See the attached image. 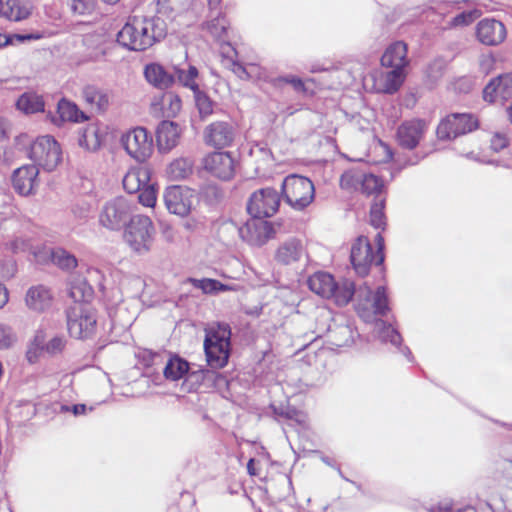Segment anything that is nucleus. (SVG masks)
<instances>
[{
    "label": "nucleus",
    "instance_id": "45",
    "mask_svg": "<svg viewBox=\"0 0 512 512\" xmlns=\"http://www.w3.org/2000/svg\"><path fill=\"white\" fill-rule=\"evenodd\" d=\"M384 207H385V199L384 198L376 200L371 205L370 223L376 229L384 228V226L386 224L385 215H384Z\"/></svg>",
    "mask_w": 512,
    "mask_h": 512
},
{
    "label": "nucleus",
    "instance_id": "64",
    "mask_svg": "<svg viewBox=\"0 0 512 512\" xmlns=\"http://www.w3.org/2000/svg\"><path fill=\"white\" fill-rule=\"evenodd\" d=\"M87 272L90 280H99L101 278V273L98 269L90 268Z\"/></svg>",
    "mask_w": 512,
    "mask_h": 512
},
{
    "label": "nucleus",
    "instance_id": "53",
    "mask_svg": "<svg viewBox=\"0 0 512 512\" xmlns=\"http://www.w3.org/2000/svg\"><path fill=\"white\" fill-rule=\"evenodd\" d=\"M66 345V340L63 336H55L47 343L44 342L45 353L54 356L60 354Z\"/></svg>",
    "mask_w": 512,
    "mask_h": 512
},
{
    "label": "nucleus",
    "instance_id": "8",
    "mask_svg": "<svg viewBox=\"0 0 512 512\" xmlns=\"http://www.w3.org/2000/svg\"><path fill=\"white\" fill-rule=\"evenodd\" d=\"M133 204L125 197H115L105 203L100 215V224L113 231L123 228L133 217Z\"/></svg>",
    "mask_w": 512,
    "mask_h": 512
},
{
    "label": "nucleus",
    "instance_id": "12",
    "mask_svg": "<svg viewBox=\"0 0 512 512\" xmlns=\"http://www.w3.org/2000/svg\"><path fill=\"white\" fill-rule=\"evenodd\" d=\"M280 194L274 188H261L249 197L247 211L254 218L272 217L279 209Z\"/></svg>",
    "mask_w": 512,
    "mask_h": 512
},
{
    "label": "nucleus",
    "instance_id": "46",
    "mask_svg": "<svg viewBox=\"0 0 512 512\" xmlns=\"http://www.w3.org/2000/svg\"><path fill=\"white\" fill-rule=\"evenodd\" d=\"M194 287L201 289L204 293H215L219 291H227L229 287L214 279H190Z\"/></svg>",
    "mask_w": 512,
    "mask_h": 512
},
{
    "label": "nucleus",
    "instance_id": "50",
    "mask_svg": "<svg viewBox=\"0 0 512 512\" xmlns=\"http://www.w3.org/2000/svg\"><path fill=\"white\" fill-rule=\"evenodd\" d=\"M479 16L478 10L463 11L454 16L450 22L451 26H467L474 22Z\"/></svg>",
    "mask_w": 512,
    "mask_h": 512
},
{
    "label": "nucleus",
    "instance_id": "40",
    "mask_svg": "<svg viewBox=\"0 0 512 512\" xmlns=\"http://www.w3.org/2000/svg\"><path fill=\"white\" fill-rule=\"evenodd\" d=\"M79 145L89 151L97 150L101 145L98 128L95 125L87 126L79 137Z\"/></svg>",
    "mask_w": 512,
    "mask_h": 512
},
{
    "label": "nucleus",
    "instance_id": "49",
    "mask_svg": "<svg viewBox=\"0 0 512 512\" xmlns=\"http://www.w3.org/2000/svg\"><path fill=\"white\" fill-rule=\"evenodd\" d=\"M16 340V334L13 329L8 325L0 323V349H9L14 345Z\"/></svg>",
    "mask_w": 512,
    "mask_h": 512
},
{
    "label": "nucleus",
    "instance_id": "57",
    "mask_svg": "<svg viewBox=\"0 0 512 512\" xmlns=\"http://www.w3.org/2000/svg\"><path fill=\"white\" fill-rule=\"evenodd\" d=\"M508 138L505 134L496 133L491 139V148L498 152L508 146Z\"/></svg>",
    "mask_w": 512,
    "mask_h": 512
},
{
    "label": "nucleus",
    "instance_id": "51",
    "mask_svg": "<svg viewBox=\"0 0 512 512\" xmlns=\"http://www.w3.org/2000/svg\"><path fill=\"white\" fill-rule=\"evenodd\" d=\"M219 53L222 57V61H227V64H242L238 59V53L236 49L229 42L220 43Z\"/></svg>",
    "mask_w": 512,
    "mask_h": 512
},
{
    "label": "nucleus",
    "instance_id": "61",
    "mask_svg": "<svg viewBox=\"0 0 512 512\" xmlns=\"http://www.w3.org/2000/svg\"><path fill=\"white\" fill-rule=\"evenodd\" d=\"M8 290L0 283V309L8 302Z\"/></svg>",
    "mask_w": 512,
    "mask_h": 512
},
{
    "label": "nucleus",
    "instance_id": "37",
    "mask_svg": "<svg viewBox=\"0 0 512 512\" xmlns=\"http://www.w3.org/2000/svg\"><path fill=\"white\" fill-rule=\"evenodd\" d=\"M188 7V0H157V13L168 19L181 15Z\"/></svg>",
    "mask_w": 512,
    "mask_h": 512
},
{
    "label": "nucleus",
    "instance_id": "36",
    "mask_svg": "<svg viewBox=\"0 0 512 512\" xmlns=\"http://www.w3.org/2000/svg\"><path fill=\"white\" fill-rule=\"evenodd\" d=\"M108 315L113 327L119 326L121 328H126L130 326L134 320V315L129 312L128 307L124 302L109 307Z\"/></svg>",
    "mask_w": 512,
    "mask_h": 512
},
{
    "label": "nucleus",
    "instance_id": "39",
    "mask_svg": "<svg viewBox=\"0 0 512 512\" xmlns=\"http://www.w3.org/2000/svg\"><path fill=\"white\" fill-rule=\"evenodd\" d=\"M70 297L75 302H88L93 296V288L85 279H77L71 282Z\"/></svg>",
    "mask_w": 512,
    "mask_h": 512
},
{
    "label": "nucleus",
    "instance_id": "63",
    "mask_svg": "<svg viewBox=\"0 0 512 512\" xmlns=\"http://www.w3.org/2000/svg\"><path fill=\"white\" fill-rule=\"evenodd\" d=\"M179 78L186 87H189L194 91L197 89V84L195 80H191V78H189L187 74L184 77L182 75H179Z\"/></svg>",
    "mask_w": 512,
    "mask_h": 512
},
{
    "label": "nucleus",
    "instance_id": "18",
    "mask_svg": "<svg viewBox=\"0 0 512 512\" xmlns=\"http://www.w3.org/2000/svg\"><path fill=\"white\" fill-rule=\"evenodd\" d=\"M341 186L343 188L360 187L362 193L366 195L378 194L383 188V181L374 174H363L359 171H348L341 176Z\"/></svg>",
    "mask_w": 512,
    "mask_h": 512
},
{
    "label": "nucleus",
    "instance_id": "16",
    "mask_svg": "<svg viewBox=\"0 0 512 512\" xmlns=\"http://www.w3.org/2000/svg\"><path fill=\"white\" fill-rule=\"evenodd\" d=\"M163 197L165 206L170 213L181 217L189 214L193 204V192L187 187H168Z\"/></svg>",
    "mask_w": 512,
    "mask_h": 512
},
{
    "label": "nucleus",
    "instance_id": "19",
    "mask_svg": "<svg viewBox=\"0 0 512 512\" xmlns=\"http://www.w3.org/2000/svg\"><path fill=\"white\" fill-rule=\"evenodd\" d=\"M427 130V124L421 119L404 121L397 129L398 144L406 149L416 148Z\"/></svg>",
    "mask_w": 512,
    "mask_h": 512
},
{
    "label": "nucleus",
    "instance_id": "7",
    "mask_svg": "<svg viewBox=\"0 0 512 512\" xmlns=\"http://www.w3.org/2000/svg\"><path fill=\"white\" fill-rule=\"evenodd\" d=\"M155 235V228L148 216L134 215L124 234L126 243L136 253L142 255L150 251Z\"/></svg>",
    "mask_w": 512,
    "mask_h": 512
},
{
    "label": "nucleus",
    "instance_id": "22",
    "mask_svg": "<svg viewBox=\"0 0 512 512\" xmlns=\"http://www.w3.org/2000/svg\"><path fill=\"white\" fill-rule=\"evenodd\" d=\"M25 302L30 310L44 312L52 306L53 295L47 286L39 284L28 289Z\"/></svg>",
    "mask_w": 512,
    "mask_h": 512
},
{
    "label": "nucleus",
    "instance_id": "30",
    "mask_svg": "<svg viewBox=\"0 0 512 512\" xmlns=\"http://www.w3.org/2000/svg\"><path fill=\"white\" fill-rule=\"evenodd\" d=\"M58 119L52 117V121L55 124H59V121H71V122H82L87 120V116L79 110L78 106L66 99H61L57 104Z\"/></svg>",
    "mask_w": 512,
    "mask_h": 512
},
{
    "label": "nucleus",
    "instance_id": "29",
    "mask_svg": "<svg viewBox=\"0 0 512 512\" xmlns=\"http://www.w3.org/2000/svg\"><path fill=\"white\" fill-rule=\"evenodd\" d=\"M151 178V171L148 167L141 166L131 168L123 177V188L129 194L137 193L147 185Z\"/></svg>",
    "mask_w": 512,
    "mask_h": 512
},
{
    "label": "nucleus",
    "instance_id": "47",
    "mask_svg": "<svg viewBox=\"0 0 512 512\" xmlns=\"http://www.w3.org/2000/svg\"><path fill=\"white\" fill-rule=\"evenodd\" d=\"M41 38V35L38 33H27V34H3L0 33V48L13 45L15 42L23 43L24 41L29 40H38Z\"/></svg>",
    "mask_w": 512,
    "mask_h": 512
},
{
    "label": "nucleus",
    "instance_id": "59",
    "mask_svg": "<svg viewBox=\"0 0 512 512\" xmlns=\"http://www.w3.org/2000/svg\"><path fill=\"white\" fill-rule=\"evenodd\" d=\"M284 80L287 83H290L296 91H303L304 90V83L300 78L297 77H291V78H284Z\"/></svg>",
    "mask_w": 512,
    "mask_h": 512
},
{
    "label": "nucleus",
    "instance_id": "58",
    "mask_svg": "<svg viewBox=\"0 0 512 512\" xmlns=\"http://www.w3.org/2000/svg\"><path fill=\"white\" fill-rule=\"evenodd\" d=\"M75 217L86 219L90 214V205L86 202L78 203L72 208Z\"/></svg>",
    "mask_w": 512,
    "mask_h": 512
},
{
    "label": "nucleus",
    "instance_id": "1",
    "mask_svg": "<svg viewBox=\"0 0 512 512\" xmlns=\"http://www.w3.org/2000/svg\"><path fill=\"white\" fill-rule=\"evenodd\" d=\"M308 287L322 298L332 299L338 306L348 304L353 296L356 297V311L365 321L371 322L377 315H384L389 310V300L384 286L373 291L363 284L355 288L352 281L343 279L336 281L327 272H316L308 278Z\"/></svg>",
    "mask_w": 512,
    "mask_h": 512
},
{
    "label": "nucleus",
    "instance_id": "17",
    "mask_svg": "<svg viewBox=\"0 0 512 512\" xmlns=\"http://www.w3.org/2000/svg\"><path fill=\"white\" fill-rule=\"evenodd\" d=\"M476 38L486 46H497L507 37L505 25L495 18H484L476 25Z\"/></svg>",
    "mask_w": 512,
    "mask_h": 512
},
{
    "label": "nucleus",
    "instance_id": "48",
    "mask_svg": "<svg viewBox=\"0 0 512 512\" xmlns=\"http://www.w3.org/2000/svg\"><path fill=\"white\" fill-rule=\"evenodd\" d=\"M139 202L146 207H154L157 200V192L153 184L149 182L138 191Z\"/></svg>",
    "mask_w": 512,
    "mask_h": 512
},
{
    "label": "nucleus",
    "instance_id": "35",
    "mask_svg": "<svg viewBox=\"0 0 512 512\" xmlns=\"http://www.w3.org/2000/svg\"><path fill=\"white\" fill-rule=\"evenodd\" d=\"M16 106L18 110L25 114H33L44 111L45 104L40 95L26 92L19 97Z\"/></svg>",
    "mask_w": 512,
    "mask_h": 512
},
{
    "label": "nucleus",
    "instance_id": "2",
    "mask_svg": "<svg viewBox=\"0 0 512 512\" xmlns=\"http://www.w3.org/2000/svg\"><path fill=\"white\" fill-rule=\"evenodd\" d=\"M166 34V24L160 17L133 16L118 32L117 42L129 50L143 51L165 38Z\"/></svg>",
    "mask_w": 512,
    "mask_h": 512
},
{
    "label": "nucleus",
    "instance_id": "27",
    "mask_svg": "<svg viewBox=\"0 0 512 512\" xmlns=\"http://www.w3.org/2000/svg\"><path fill=\"white\" fill-rule=\"evenodd\" d=\"M180 137L178 124L172 121H162L156 130V139L160 151L167 152L174 148Z\"/></svg>",
    "mask_w": 512,
    "mask_h": 512
},
{
    "label": "nucleus",
    "instance_id": "5",
    "mask_svg": "<svg viewBox=\"0 0 512 512\" xmlns=\"http://www.w3.org/2000/svg\"><path fill=\"white\" fill-rule=\"evenodd\" d=\"M376 241V252L373 251V247L366 236H359L351 247L350 261L359 276H366L372 264L381 265L384 261L382 252L384 240L381 234H377Z\"/></svg>",
    "mask_w": 512,
    "mask_h": 512
},
{
    "label": "nucleus",
    "instance_id": "28",
    "mask_svg": "<svg viewBox=\"0 0 512 512\" xmlns=\"http://www.w3.org/2000/svg\"><path fill=\"white\" fill-rule=\"evenodd\" d=\"M374 332L382 343H389L392 346L399 348V350L406 356L411 355L408 347H401L402 337L392 324L383 320H377L375 322Z\"/></svg>",
    "mask_w": 512,
    "mask_h": 512
},
{
    "label": "nucleus",
    "instance_id": "41",
    "mask_svg": "<svg viewBox=\"0 0 512 512\" xmlns=\"http://www.w3.org/2000/svg\"><path fill=\"white\" fill-rule=\"evenodd\" d=\"M161 105V109L166 112L168 116H174L181 110V99L178 95L167 92L162 95L161 102H153V106Z\"/></svg>",
    "mask_w": 512,
    "mask_h": 512
},
{
    "label": "nucleus",
    "instance_id": "44",
    "mask_svg": "<svg viewBox=\"0 0 512 512\" xmlns=\"http://www.w3.org/2000/svg\"><path fill=\"white\" fill-rule=\"evenodd\" d=\"M44 342H45L44 332L38 331L26 352V358L29 363L33 364V363L37 362L40 355L43 352H45Z\"/></svg>",
    "mask_w": 512,
    "mask_h": 512
},
{
    "label": "nucleus",
    "instance_id": "38",
    "mask_svg": "<svg viewBox=\"0 0 512 512\" xmlns=\"http://www.w3.org/2000/svg\"><path fill=\"white\" fill-rule=\"evenodd\" d=\"M46 254L49 255L51 261L63 270H72L77 266V259L74 255L63 248H48Z\"/></svg>",
    "mask_w": 512,
    "mask_h": 512
},
{
    "label": "nucleus",
    "instance_id": "32",
    "mask_svg": "<svg viewBox=\"0 0 512 512\" xmlns=\"http://www.w3.org/2000/svg\"><path fill=\"white\" fill-rule=\"evenodd\" d=\"M189 370V364L183 358L175 355L171 356L164 368L163 374L167 380L177 381L187 374Z\"/></svg>",
    "mask_w": 512,
    "mask_h": 512
},
{
    "label": "nucleus",
    "instance_id": "42",
    "mask_svg": "<svg viewBox=\"0 0 512 512\" xmlns=\"http://www.w3.org/2000/svg\"><path fill=\"white\" fill-rule=\"evenodd\" d=\"M491 80L496 85L502 103L512 97V73L502 74Z\"/></svg>",
    "mask_w": 512,
    "mask_h": 512
},
{
    "label": "nucleus",
    "instance_id": "31",
    "mask_svg": "<svg viewBox=\"0 0 512 512\" xmlns=\"http://www.w3.org/2000/svg\"><path fill=\"white\" fill-rule=\"evenodd\" d=\"M30 15V9L20 0H0V16L12 21H21Z\"/></svg>",
    "mask_w": 512,
    "mask_h": 512
},
{
    "label": "nucleus",
    "instance_id": "3",
    "mask_svg": "<svg viewBox=\"0 0 512 512\" xmlns=\"http://www.w3.org/2000/svg\"><path fill=\"white\" fill-rule=\"evenodd\" d=\"M272 224L261 218L247 220L243 225H238L230 220L225 221L219 228L221 238L228 243L237 235L250 246L261 247L274 236Z\"/></svg>",
    "mask_w": 512,
    "mask_h": 512
},
{
    "label": "nucleus",
    "instance_id": "21",
    "mask_svg": "<svg viewBox=\"0 0 512 512\" xmlns=\"http://www.w3.org/2000/svg\"><path fill=\"white\" fill-rule=\"evenodd\" d=\"M394 69L388 72H375L372 75L374 87L379 92H396L405 79V66H393Z\"/></svg>",
    "mask_w": 512,
    "mask_h": 512
},
{
    "label": "nucleus",
    "instance_id": "54",
    "mask_svg": "<svg viewBox=\"0 0 512 512\" xmlns=\"http://www.w3.org/2000/svg\"><path fill=\"white\" fill-rule=\"evenodd\" d=\"M196 106L202 118L209 116L213 112V103L209 97L203 93H197Z\"/></svg>",
    "mask_w": 512,
    "mask_h": 512
},
{
    "label": "nucleus",
    "instance_id": "23",
    "mask_svg": "<svg viewBox=\"0 0 512 512\" xmlns=\"http://www.w3.org/2000/svg\"><path fill=\"white\" fill-rule=\"evenodd\" d=\"M305 254V248L300 239L290 238L284 241L276 250L275 260L283 265L293 264Z\"/></svg>",
    "mask_w": 512,
    "mask_h": 512
},
{
    "label": "nucleus",
    "instance_id": "11",
    "mask_svg": "<svg viewBox=\"0 0 512 512\" xmlns=\"http://www.w3.org/2000/svg\"><path fill=\"white\" fill-rule=\"evenodd\" d=\"M122 146L127 154L137 162H145L153 153L152 135L143 127L129 130L121 138Z\"/></svg>",
    "mask_w": 512,
    "mask_h": 512
},
{
    "label": "nucleus",
    "instance_id": "60",
    "mask_svg": "<svg viewBox=\"0 0 512 512\" xmlns=\"http://www.w3.org/2000/svg\"><path fill=\"white\" fill-rule=\"evenodd\" d=\"M232 71L241 79H248L249 73L246 70V66H231Z\"/></svg>",
    "mask_w": 512,
    "mask_h": 512
},
{
    "label": "nucleus",
    "instance_id": "13",
    "mask_svg": "<svg viewBox=\"0 0 512 512\" xmlns=\"http://www.w3.org/2000/svg\"><path fill=\"white\" fill-rule=\"evenodd\" d=\"M478 127V120L468 113H454L447 116L437 127V136L441 140L455 138L472 132Z\"/></svg>",
    "mask_w": 512,
    "mask_h": 512
},
{
    "label": "nucleus",
    "instance_id": "56",
    "mask_svg": "<svg viewBox=\"0 0 512 512\" xmlns=\"http://www.w3.org/2000/svg\"><path fill=\"white\" fill-rule=\"evenodd\" d=\"M8 250L12 253L25 252L30 248V243L26 239L17 237L6 244Z\"/></svg>",
    "mask_w": 512,
    "mask_h": 512
},
{
    "label": "nucleus",
    "instance_id": "24",
    "mask_svg": "<svg viewBox=\"0 0 512 512\" xmlns=\"http://www.w3.org/2000/svg\"><path fill=\"white\" fill-rule=\"evenodd\" d=\"M175 72V69H168L166 66H145L144 76L153 87L165 90L174 83Z\"/></svg>",
    "mask_w": 512,
    "mask_h": 512
},
{
    "label": "nucleus",
    "instance_id": "25",
    "mask_svg": "<svg viewBox=\"0 0 512 512\" xmlns=\"http://www.w3.org/2000/svg\"><path fill=\"white\" fill-rule=\"evenodd\" d=\"M221 0H208L209 15L206 21V28L215 38H222L228 29L229 22L218 9Z\"/></svg>",
    "mask_w": 512,
    "mask_h": 512
},
{
    "label": "nucleus",
    "instance_id": "62",
    "mask_svg": "<svg viewBox=\"0 0 512 512\" xmlns=\"http://www.w3.org/2000/svg\"><path fill=\"white\" fill-rule=\"evenodd\" d=\"M87 411V407L85 404H75L71 406V412L75 416L83 415Z\"/></svg>",
    "mask_w": 512,
    "mask_h": 512
},
{
    "label": "nucleus",
    "instance_id": "52",
    "mask_svg": "<svg viewBox=\"0 0 512 512\" xmlns=\"http://www.w3.org/2000/svg\"><path fill=\"white\" fill-rule=\"evenodd\" d=\"M74 14L85 15L94 10V0H68Z\"/></svg>",
    "mask_w": 512,
    "mask_h": 512
},
{
    "label": "nucleus",
    "instance_id": "26",
    "mask_svg": "<svg viewBox=\"0 0 512 512\" xmlns=\"http://www.w3.org/2000/svg\"><path fill=\"white\" fill-rule=\"evenodd\" d=\"M327 342L337 348L350 346L354 342L355 331L348 323H334L325 330Z\"/></svg>",
    "mask_w": 512,
    "mask_h": 512
},
{
    "label": "nucleus",
    "instance_id": "4",
    "mask_svg": "<svg viewBox=\"0 0 512 512\" xmlns=\"http://www.w3.org/2000/svg\"><path fill=\"white\" fill-rule=\"evenodd\" d=\"M231 330L228 324H217L206 332L204 350L207 363L211 368L219 369L228 363L230 356Z\"/></svg>",
    "mask_w": 512,
    "mask_h": 512
},
{
    "label": "nucleus",
    "instance_id": "55",
    "mask_svg": "<svg viewBox=\"0 0 512 512\" xmlns=\"http://www.w3.org/2000/svg\"><path fill=\"white\" fill-rule=\"evenodd\" d=\"M483 99L485 102L490 104L500 101V96L498 95L496 85L492 82V80H490L483 89Z\"/></svg>",
    "mask_w": 512,
    "mask_h": 512
},
{
    "label": "nucleus",
    "instance_id": "6",
    "mask_svg": "<svg viewBox=\"0 0 512 512\" xmlns=\"http://www.w3.org/2000/svg\"><path fill=\"white\" fill-rule=\"evenodd\" d=\"M285 202L294 210L302 211L314 200L315 188L310 179L297 174L285 177L282 183Z\"/></svg>",
    "mask_w": 512,
    "mask_h": 512
},
{
    "label": "nucleus",
    "instance_id": "34",
    "mask_svg": "<svg viewBox=\"0 0 512 512\" xmlns=\"http://www.w3.org/2000/svg\"><path fill=\"white\" fill-rule=\"evenodd\" d=\"M83 98L90 108L97 112L104 111L109 103L107 94L94 86H86L83 89Z\"/></svg>",
    "mask_w": 512,
    "mask_h": 512
},
{
    "label": "nucleus",
    "instance_id": "14",
    "mask_svg": "<svg viewBox=\"0 0 512 512\" xmlns=\"http://www.w3.org/2000/svg\"><path fill=\"white\" fill-rule=\"evenodd\" d=\"M236 129L229 121H215L207 125L203 131L204 143L216 149H223L233 144Z\"/></svg>",
    "mask_w": 512,
    "mask_h": 512
},
{
    "label": "nucleus",
    "instance_id": "20",
    "mask_svg": "<svg viewBox=\"0 0 512 512\" xmlns=\"http://www.w3.org/2000/svg\"><path fill=\"white\" fill-rule=\"evenodd\" d=\"M39 169L36 165H23L17 168L12 175V186L21 196H28L35 192L38 185Z\"/></svg>",
    "mask_w": 512,
    "mask_h": 512
},
{
    "label": "nucleus",
    "instance_id": "15",
    "mask_svg": "<svg viewBox=\"0 0 512 512\" xmlns=\"http://www.w3.org/2000/svg\"><path fill=\"white\" fill-rule=\"evenodd\" d=\"M235 160L229 152H212L203 159L204 169L212 176L228 181L235 174Z\"/></svg>",
    "mask_w": 512,
    "mask_h": 512
},
{
    "label": "nucleus",
    "instance_id": "43",
    "mask_svg": "<svg viewBox=\"0 0 512 512\" xmlns=\"http://www.w3.org/2000/svg\"><path fill=\"white\" fill-rule=\"evenodd\" d=\"M193 169V161L189 158L174 160L169 166V174L175 179L186 178Z\"/></svg>",
    "mask_w": 512,
    "mask_h": 512
},
{
    "label": "nucleus",
    "instance_id": "33",
    "mask_svg": "<svg viewBox=\"0 0 512 512\" xmlns=\"http://www.w3.org/2000/svg\"><path fill=\"white\" fill-rule=\"evenodd\" d=\"M407 45L396 41L389 45L380 59V64H409L406 61Z\"/></svg>",
    "mask_w": 512,
    "mask_h": 512
},
{
    "label": "nucleus",
    "instance_id": "10",
    "mask_svg": "<svg viewBox=\"0 0 512 512\" xmlns=\"http://www.w3.org/2000/svg\"><path fill=\"white\" fill-rule=\"evenodd\" d=\"M96 313L93 309L77 305L67 311V328L76 339L90 338L96 330Z\"/></svg>",
    "mask_w": 512,
    "mask_h": 512
},
{
    "label": "nucleus",
    "instance_id": "9",
    "mask_svg": "<svg viewBox=\"0 0 512 512\" xmlns=\"http://www.w3.org/2000/svg\"><path fill=\"white\" fill-rule=\"evenodd\" d=\"M29 157L34 161V165L52 171L61 161V149L53 137L45 135L32 143Z\"/></svg>",
    "mask_w": 512,
    "mask_h": 512
}]
</instances>
